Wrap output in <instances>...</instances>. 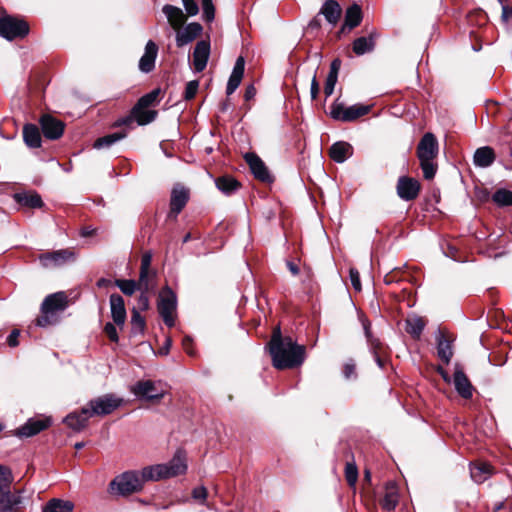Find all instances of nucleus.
<instances>
[{
	"label": "nucleus",
	"instance_id": "1",
	"mask_svg": "<svg viewBox=\"0 0 512 512\" xmlns=\"http://www.w3.org/2000/svg\"><path fill=\"white\" fill-rule=\"evenodd\" d=\"M273 366L279 370L300 366L305 360V346L291 337H282L279 326L275 327L269 342Z\"/></svg>",
	"mask_w": 512,
	"mask_h": 512
},
{
	"label": "nucleus",
	"instance_id": "2",
	"mask_svg": "<svg viewBox=\"0 0 512 512\" xmlns=\"http://www.w3.org/2000/svg\"><path fill=\"white\" fill-rule=\"evenodd\" d=\"M437 155L438 142L435 135L430 132L425 133L418 144L417 156L420 161L423 176L427 180L433 179L436 174L437 165L434 159Z\"/></svg>",
	"mask_w": 512,
	"mask_h": 512
},
{
	"label": "nucleus",
	"instance_id": "3",
	"mask_svg": "<svg viewBox=\"0 0 512 512\" xmlns=\"http://www.w3.org/2000/svg\"><path fill=\"white\" fill-rule=\"evenodd\" d=\"M144 481L140 472L127 471L115 477L109 484V491L113 495L127 496L142 489Z\"/></svg>",
	"mask_w": 512,
	"mask_h": 512
},
{
	"label": "nucleus",
	"instance_id": "4",
	"mask_svg": "<svg viewBox=\"0 0 512 512\" xmlns=\"http://www.w3.org/2000/svg\"><path fill=\"white\" fill-rule=\"evenodd\" d=\"M68 300L64 292H56L48 295L41 305V316L37 318V325L45 327L56 322L54 314L64 311L67 307Z\"/></svg>",
	"mask_w": 512,
	"mask_h": 512
},
{
	"label": "nucleus",
	"instance_id": "5",
	"mask_svg": "<svg viewBox=\"0 0 512 512\" xmlns=\"http://www.w3.org/2000/svg\"><path fill=\"white\" fill-rule=\"evenodd\" d=\"M29 33V26L24 20L7 15L0 9V35L11 41L16 38H23Z\"/></svg>",
	"mask_w": 512,
	"mask_h": 512
},
{
	"label": "nucleus",
	"instance_id": "6",
	"mask_svg": "<svg viewBox=\"0 0 512 512\" xmlns=\"http://www.w3.org/2000/svg\"><path fill=\"white\" fill-rule=\"evenodd\" d=\"M158 312L168 327L175 325V316L177 309V296L168 286L164 287L158 296Z\"/></svg>",
	"mask_w": 512,
	"mask_h": 512
},
{
	"label": "nucleus",
	"instance_id": "7",
	"mask_svg": "<svg viewBox=\"0 0 512 512\" xmlns=\"http://www.w3.org/2000/svg\"><path fill=\"white\" fill-rule=\"evenodd\" d=\"M122 404V399L113 394H106L89 401L86 407H83V413L93 416H105L111 414Z\"/></svg>",
	"mask_w": 512,
	"mask_h": 512
},
{
	"label": "nucleus",
	"instance_id": "8",
	"mask_svg": "<svg viewBox=\"0 0 512 512\" xmlns=\"http://www.w3.org/2000/svg\"><path fill=\"white\" fill-rule=\"evenodd\" d=\"M370 110V105L354 104L347 107L342 103H334L330 108V116L337 121L353 122L368 114Z\"/></svg>",
	"mask_w": 512,
	"mask_h": 512
},
{
	"label": "nucleus",
	"instance_id": "9",
	"mask_svg": "<svg viewBox=\"0 0 512 512\" xmlns=\"http://www.w3.org/2000/svg\"><path fill=\"white\" fill-rule=\"evenodd\" d=\"M52 425L50 416H37L29 418L23 425L15 430L14 435L19 438H29L48 429Z\"/></svg>",
	"mask_w": 512,
	"mask_h": 512
},
{
	"label": "nucleus",
	"instance_id": "10",
	"mask_svg": "<svg viewBox=\"0 0 512 512\" xmlns=\"http://www.w3.org/2000/svg\"><path fill=\"white\" fill-rule=\"evenodd\" d=\"M40 264L44 268L59 267L75 259L74 252L68 249H61L52 252L40 254L38 257Z\"/></svg>",
	"mask_w": 512,
	"mask_h": 512
},
{
	"label": "nucleus",
	"instance_id": "11",
	"mask_svg": "<svg viewBox=\"0 0 512 512\" xmlns=\"http://www.w3.org/2000/svg\"><path fill=\"white\" fill-rule=\"evenodd\" d=\"M420 188L419 181L408 176L399 177L396 186L397 195L404 201L416 199L419 195Z\"/></svg>",
	"mask_w": 512,
	"mask_h": 512
},
{
	"label": "nucleus",
	"instance_id": "12",
	"mask_svg": "<svg viewBox=\"0 0 512 512\" xmlns=\"http://www.w3.org/2000/svg\"><path fill=\"white\" fill-rule=\"evenodd\" d=\"M131 391L136 397L146 400H159L164 397V391L151 380L138 381Z\"/></svg>",
	"mask_w": 512,
	"mask_h": 512
},
{
	"label": "nucleus",
	"instance_id": "13",
	"mask_svg": "<svg viewBox=\"0 0 512 512\" xmlns=\"http://www.w3.org/2000/svg\"><path fill=\"white\" fill-rule=\"evenodd\" d=\"M43 135L50 140H56L63 135L64 123L55 117L45 114L40 118Z\"/></svg>",
	"mask_w": 512,
	"mask_h": 512
},
{
	"label": "nucleus",
	"instance_id": "14",
	"mask_svg": "<svg viewBox=\"0 0 512 512\" xmlns=\"http://www.w3.org/2000/svg\"><path fill=\"white\" fill-rule=\"evenodd\" d=\"M245 160L255 178L263 182L272 181L271 175L261 158L255 153H247Z\"/></svg>",
	"mask_w": 512,
	"mask_h": 512
},
{
	"label": "nucleus",
	"instance_id": "15",
	"mask_svg": "<svg viewBox=\"0 0 512 512\" xmlns=\"http://www.w3.org/2000/svg\"><path fill=\"white\" fill-rule=\"evenodd\" d=\"M210 55V43L205 40L197 42L193 51V66L196 72H202Z\"/></svg>",
	"mask_w": 512,
	"mask_h": 512
},
{
	"label": "nucleus",
	"instance_id": "16",
	"mask_svg": "<svg viewBox=\"0 0 512 512\" xmlns=\"http://www.w3.org/2000/svg\"><path fill=\"white\" fill-rule=\"evenodd\" d=\"M176 44L183 47L195 40L202 32V26L199 23L192 22L183 29L176 30Z\"/></svg>",
	"mask_w": 512,
	"mask_h": 512
},
{
	"label": "nucleus",
	"instance_id": "17",
	"mask_svg": "<svg viewBox=\"0 0 512 512\" xmlns=\"http://www.w3.org/2000/svg\"><path fill=\"white\" fill-rule=\"evenodd\" d=\"M158 54V46L152 40L146 43L145 51L139 60V69L143 73L151 72L155 67V60Z\"/></svg>",
	"mask_w": 512,
	"mask_h": 512
},
{
	"label": "nucleus",
	"instance_id": "18",
	"mask_svg": "<svg viewBox=\"0 0 512 512\" xmlns=\"http://www.w3.org/2000/svg\"><path fill=\"white\" fill-rule=\"evenodd\" d=\"M109 302L111 317L114 323L118 326H123L127 316L123 297L119 294H112L110 295Z\"/></svg>",
	"mask_w": 512,
	"mask_h": 512
},
{
	"label": "nucleus",
	"instance_id": "19",
	"mask_svg": "<svg viewBox=\"0 0 512 512\" xmlns=\"http://www.w3.org/2000/svg\"><path fill=\"white\" fill-rule=\"evenodd\" d=\"M189 199L188 191L182 186H176L171 192L170 199V214L174 218L182 211Z\"/></svg>",
	"mask_w": 512,
	"mask_h": 512
},
{
	"label": "nucleus",
	"instance_id": "20",
	"mask_svg": "<svg viewBox=\"0 0 512 512\" xmlns=\"http://www.w3.org/2000/svg\"><path fill=\"white\" fill-rule=\"evenodd\" d=\"M21 503V490L14 493L10 489L0 492V512H15Z\"/></svg>",
	"mask_w": 512,
	"mask_h": 512
},
{
	"label": "nucleus",
	"instance_id": "21",
	"mask_svg": "<svg viewBox=\"0 0 512 512\" xmlns=\"http://www.w3.org/2000/svg\"><path fill=\"white\" fill-rule=\"evenodd\" d=\"M164 466H166V475L168 478L184 474L187 471L185 453L178 450L168 463H164Z\"/></svg>",
	"mask_w": 512,
	"mask_h": 512
},
{
	"label": "nucleus",
	"instance_id": "22",
	"mask_svg": "<svg viewBox=\"0 0 512 512\" xmlns=\"http://www.w3.org/2000/svg\"><path fill=\"white\" fill-rule=\"evenodd\" d=\"M342 14V9L339 3L335 0H326L319 11V15H323L325 20L332 27H335L339 22Z\"/></svg>",
	"mask_w": 512,
	"mask_h": 512
},
{
	"label": "nucleus",
	"instance_id": "23",
	"mask_svg": "<svg viewBox=\"0 0 512 512\" xmlns=\"http://www.w3.org/2000/svg\"><path fill=\"white\" fill-rule=\"evenodd\" d=\"M453 383L458 394L465 398L470 399L473 396L474 388L469 381L468 377L461 369H456L453 376Z\"/></svg>",
	"mask_w": 512,
	"mask_h": 512
},
{
	"label": "nucleus",
	"instance_id": "24",
	"mask_svg": "<svg viewBox=\"0 0 512 512\" xmlns=\"http://www.w3.org/2000/svg\"><path fill=\"white\" fill-rule=\"evenodd\" d=\"M245 61L243 57H238L233 67L232 73L228 79L226 93L227 95L233 94L239 87L244 75Z\"/></svg>",
	"mask_w": 512,
	"mask_h": 512
},
{
	"label": "nucleus",
	"instance_id": "25",
	"mask_svg": "<svg viewBox=\"0 0 512 512\" xmlns=\"http://www.w3.org/2000/svg\"><path fill=\"white\" fill-rule=\"evenodd\" d=\"M162 12L174 30H179L186 20L183 11L179 7L166 4L162 8Z\"/></svg>",
	"mask_w": 512,
	"mask_h": 512
},
{
	"label": "nucleus",
	"instance_id": "26",
	"mask_svg": "<svg viewBox=\"0 0 512 512\" xmlns=\"http://www.w3.org/2000/svg\"><path fill=\"white\" fill-rule=\"evenodd\" d=\"M493 474V467L486 462L470 464V475L474 482L480 484L485 482Z\"/></svg>",
	"mask_w": 512,
	"mask_h": 512
},
{
	"label": "nucleus",
	"instance_id": "27",
	"mask_svg": "<svg viewBox=\"0 0 512 512\" xmlns=\"http://www.w3.org/2000/svg\"><path fill=\"white\" fill-rule=\"evenodd\" d=\"M496 155L494 150L489 146L478 148L473 156L474 165L481 168L491 166L495 161Z\"/></svg>",
	"mask_w": 512,
	"mask_h": 512
},
{
	"label": "nucleus",
	"instance_id": "28",
	"mask_svg": "<svg viewBox=\"0 0 512 512\" xmlns=\"http://www.w3.org/2000/svg\"><path fill=\"white\" fill-rule=\"evenodd\" d=\"M362 21V11L358 4H353L346 9L344 24L341 27V32L346 29L352 30L357 27Z\"/></svg>",
	"mask_w": 512,
	"mask_h": 512
},
{
	"label": "nucleus",
	"instance_id": "29",
	"mask_svg": "<svg viewBox=\"0 0 512 512\" xmlns=\"http://www.w3.org/2000/svg\"><path fill=\"white\" fill-rule=\"evenodd\" d=\"M91 417L88 413H83V408L80 410V412H72L68 414L64 418V423L74 431H81L83 430L88 422V419Z\"/></svg>",
	"mask_w": 512,
	"mask_h": 512
},
{
	"label": "nucleus",
	"instance_id": "30",
	"mask_svg": "<svg viewBox=\"0 0 512 512\" xmlns=\"http://www.w3.org/2000/svg\"><path fill=\"white\" fill-rule=\"evenodd\" d=\"M166 471V466H164V464H157L144 467L140 471V474L145 483L146 481H159L162 479H167L168 477L166 475Z\"/></svg>",
	"mask_w": 512,
	"mask_h": 512
},
{
	"label": "nucleus",
	"instance_id": "31",
	"mask_svg": "<svg viewBox=\"0 0 512 512\" xmlns=\"http://www.w3.org/2000/svg\"><path fill=\"white\" fill-rule=\"evenodd\" d=\"M399 501L398 489L395 483L389 482L385 487V494L381 506L387 511L395 509Z\"/></svg>",
	"mask_w": 512,
	"mask_h": 512
},
{
	"label": "nucleus",
	"instance_id": "32",
	"mask_svg": "<svg viewBox=\"0 0 512 512\" xmlns=\"http://www.w3.org/2000/svg\"><path fill=\"white\" fill-rule=\"evenodd\" d=\"M23 139L30 148H39L41 146V134L35 124H26L23 127Z\"/></svg>",
	"mask_w": 512,
	"mask_h": 512
},
{
	"label": "nucleus",
	"instance_id": "33",
	"mask_svg": "<svg viewBox=\"0 0 512 512\" xmlns=\"http://www.w3.org/2000/svg\"><path fill=\"white\" fill-rule=\"evenodd\" d=\"M351 149L346 142H336L330 148V157L337 163H343L352 154Z\"/></svg>",
	"mask_w": 512,
	"mask_h": 512
},
{
	"label": "nucleus",
	"instance_id": "34",
	"mask_svg": "<svg viewBox=\"0 0 512 512\" xmlns=\"http://www.w3.org/2000/svg\"><path fill=\"white\" fill-rule=\"evenodd\" d=\"M14 199L18 204L29 208H41L43 206V201L36 192L16 193L14 194Z\"/></svg>",
	"mask_w": 512,
	"mask_h": 512
},
{
	"label": "nucleus",
	"instance_id": "35",
	"mask_svg": "<svg viewBox=\"0 0 512 512\" xmlns=\"http://www.w3.org/2000/svg\"><path fill=\"white\" fill-rule=\"evenodd\" d=\"M375 47V39L373 34H370L368 37H359L353 42V52L360 56L365 53L371 52Z\"/></svg>",
	"mask_w": 512,
	"mask_h": 512
},
{
	"label": "nucleus",
	"instance_id": "36",
	"mask_svg": "<svg viewBox=\"0 0 512 512\" xmlns=\"http://www.w3.org/2000/svg\"><path fill=\"white\" fill-rule=\"evenodd\" d=\"M74 504L68 500L51 499L43 508V512H72Z\"/></svg>",
	"mask_w": 512,
	"mask_h": 512
},
{
	"label": "nucleus",
	"instance_id": "37",
	"mask_svg": "<svg viewBox=\"0 0 512 512\" xmlns=\"http://www.w3.org/2000/svg\"><path fill=\"white\" fill-rule=\"evenodd\" d=\"M216 186L224 194L229 195L238 190L240 184L231 176H223L216 180Z\"/></svg>",
	"mask_w": 512,
	"mask_h": 512
},
{
	"label": "nucleus",
	"instance_id": "38",
	"mask_svg": "<svg viewBox=\"0 0 512 512\" xmlns=\"http://www.w3.org/2000/svg\"><path fill=\"white\" fill-rule=\"evenodd\" d=\"M424 327L425 323L421 317L413 316L406 320V332L415 339L420 337Z\"/></svg>",
	"mask_w": 512,
	"mask_h": 512
},
{
	"label": "nucleus",
	"instance_id": "39",
	"mask_svg": "<svg viewBox=\"0 0 512 512\" xmlns=\"http://www.w3.org/2000/svg\"><path fill=\"white\" fill-rule=\"evenodd\" d=\"M131 115L139 125H146L156 118L157 112L154 110H149L148 108H140L138 111H136L135 105L132 109Z\"/></svg>",
	"mask_w": 512,
	"mask_h": 512
},
{
	"label": "nucleus",
	"instance_id": "40",
	"mask_svg": "<svg viewBox=\"0 0 512 512\" xmlns=\"http://www.w3.org/2000/svg\"><path fill=\"white\" fill-rule=\"evenodd\" d=\"M437 354L438 357L445 364H448L453 356V351L450 342L447 339H445L442 335L438 337Z\"/></svg>",
	"mask_w": 512,
	"mask_h": 512
},
{
	"label": "nucleus",
	"instance_id": "41",
	"mask_svg": "<svg viewBox=\"0 0 512 512\" xmlns=\"http://www.w3.org/2000/svg\"><path fill=\"white\" fill-rule=\"evenodd\" d=\"M126 137V133L123 132H115L108 135H105L103 137L98 138L95 142L93 147L96 149H102V148H109L119 140Z\"/></svg>",
	"mask_w": 512,
	"mask_h": 512
},
{
	"label": "nucleus",
	"instance_id": "42",
	"mask_svg": "<svg viewBox=\"0 0 512 512\" xmlns=\"http://www.w3.org/2000/svg\"><path fill=\"white\" fill-rule=\"evenodd\" d=\"M156 273L154 271H140L137 282L138 290L150 291L155 287Z\"/></svg>",
	"mask_w": 512,
	"mask_h": 512
},
{
	"label": "nucleus",
	"instance_id": "43",
	"mask_svg": "<svg viewBox=\"0 0 512 512\" xmlns=\"http://www.w3.org/2000/svg\"><path fill=\"white\" fill-rule=\"evenodd\" d=\"M146 323L144 317L141 316L140 312L133 308L131 312V333L134 335L142 334L144 332Z\"/></svg>",
	"mask_w": 512,
	"mask_h": 512
},
{
	"label": "nucleus",
	"instance_id": "44",
	"mask_svg": "<svg viewBox=\"0 0 512 512\" xmlns=\"http://www.w3.org/2000/svg\"><path fill=\"white\" fill-rule=\"evenodd\" d=\"M114 283L121 290V292L127 296L133 295L138 290V285L135 280L116 279Z\"/></svg>",
	"mask_w": 512,
	"mask_h": 512
},
{
	"label": "nucleus",
	"instance_id": "45",
	"mask_svg": "<svg viewBox=\"0 0 512 512\" xmlns=\"http://www.w3.org/2000/svg\"><path fill=\"white\" fill-rule=\"evenodd\" d=\"M13 480L14 477L11 469L0 464V492L10 489Z\"/></svg>",
	"mask_w": 512,
	"mask_h": 512
},
{
	"label": "nucleus",
	"instance_id": "46",
	"mask_svg": "<svg viewBox=\"0 0 512 512\" xmlns=\"http://www.w3.org/2000/svg\"><path fill=\"white\" fill-rule=\"evenodd\" d=\"M159 93V89H154L151 92L143 95L136 103V111H138L140 108H149L152 106L156 102Z\"/></svg>",
	"mask_w": 512,
	"mask_h": 512
},
{
	"label": "nucleus",
	"instance_id": "47",
	"mask_svg": "<svg viewBox=\"0 0 512 512\" xmlns=\"http://www.w3.org/2000/svg\"><path fill=\"white\" fill-rule=\"evenodd\" d=\"M493 201L500 206L512 205V191L499 189L493 194Z\"/></svg>",
	"mask_w": 512,
	"mask_h": 512
},
{
	"label": "nucleus",
	"instance_id": "48",
	"mask_svg": "<svg viewBox=\"0 0 512 512\" xmlns=\"http://www.w3.org/2000/svg\"><path fill=\"white\" fill-rule=\"evenodd\" d=\"M345 478L349 486H355L358 479V469L354 463H347L345 466Z\"/></svg>",
	"mask_w": 512,
	"mask_h": 512
},
{
	"label": "nucleus",
	"instance_id": "49",
	"mask_svg": "<svg viewBox=\"0 0 512 512\" xmlns=\"http://www.w3.org/2000/svg\"><path fill=\"white\" fill-rule=\"evenodd\" d=\"M502 4L501 21L509 28L512 27V6L508 4Z\"/></svg>",
	"mask_w": 512,
	"mask_h": 512
},
{
	"label": "nucleus",
	"instance_id": "50",
	"mask_svg": "<svg viewBox=\"0 0 512 512\" xmlns=\"http://www.w3.org/2000/svg\"><path fill=\"white\" fill-rule=\"evenodd\" d=\"M199 88V82L197 80L190 81L186 84L184 98L191 100L195 97Z\"/></svg>",
	"mask_w": 512,
	"mask_h": 512
},
{
	"label": "nucleus",
	"instance_id": "51",
	"mask_svg": "<svg viewBox=\"0 0 512 512\" xmlns=\"http://www.w3.org/2000/svg\"><path fill=\"white\" fill-rule=\"evenodd\" d=\"M141 294L138 297L137 300V307H135L139 312L140 311H146L149 308L150 300L148 297L149 291L140 290Z\"/></svg>",
	"mask_w": 512,
	"mask_h": 512
},
{
	"label": "nucleus",
	"instance_id": "52",
	"mask_svg": "<svg viewBox=\"0 0 512 512\" xmlns=\"http://www.w3.org/2000/svg\"><path fill=\"white\" fill-rule=\"evenodd\" d=\"M337 76L328 75L326 78L325 86H324V93L326 97H329L333 94L335 85L337 83Z\"/></svg>",
	"mask_w": 512,
	"mask_h": 512
},
{
	"label": "nucleus",
	"instance_id": "53",
	"mask_svg": "<svg viewBox=\"0 0 512 512\" xmlns=\"http://www.w3.org/2000/svg\"><path fill=\"white\" fill-rule=\"evenodd\" d=\"M350 281L355 291H361L360 274L356 268H350L349 270Z\"/></svg>",
	"mask_w": 512,
	"mask_h": 512
},
{
	"label": "nucleus",
	"instance_id": "54",
	"mask_svg": "<svg viewBox=\"0 0 512 512\" xmlns=\"http://www.w3.org/2000/svg\"><path fill=\"white\" fill-rule=\"evenodd\" d=\"M183 6L186 10V13L189 16H195L199 12L198 4L195 0H182Z\"/></svg>",
	"mask_w": 512,
	"mask_h": 512
},
{
	"label": "nucleus",
	"instance_id": "55",
	"mask_svg": "<svg viewBox=\"0 0 512 512\" xmlns=\"http://www.w3.org/2000/svg\"><path fill=\"white\" fill-rule=\"evenodd\" d=\"M115 325V323H106L104 326V332L111 341L118 342L119 337Z\"/></svg>",
	"mask_w": 512,
	"mask_h": 512
},
{
	"label": "nucleus",
	"instance_id": "56",
	"mask_svg": "<svg viewBox=\"0 0 512 512\" xmlns=\"http://www.w3.org/2000/svg\"><path fill=\"white\" fill-rule=\"evenodd\" d=\"M204 19L208 22L213 21L215 17V8L213 2L202 4Z\"/></svg>",
	"mask_w": 512,
	"mask_h": 512
},
{
	"label": "nucleus",
	"instance_id": "57",
	"mask_svg": "<svg viewBox=\"0 0 512 512\" xmlns=\"http://www.w3.org/2000/svg\"><path fill=\"white\" fill-rule=\"evenodd\" d=\"M192 497L195 500L205 501L207 498V489L204 486H199L193 489Z\"/></svg>",
	"mask_w": 512,
	"mask_h": 512
},
{
	"label": "nucleus",
	"instance_id": "58",
	"mask_svg": "<svg viewBox=\"0 0 512 512\" xmlns=\"http://www.w3.org/2000/svg\"><path fill=\"white\" fill-rule=\"evenodd\" d=\"M343 374L346 379H350L356 375L355 364L353 362H347L344 365Z\"/></svg>",
	"mask_w": 512,
	"mask_h": 512
},
{
	"label": "nucleus",
	"instance_id": "59",
	"mask_svg": "<svg viewBox=\"0 0 512 512\" xmlns=\"http://www.w3.org/2000/svg\"><path fill=\"white\" fill-rule=\"evenodd\" d=\"M151 261H152V255L150 253H145L141 258L140 271H152L150 269Z\"/></svg>",
	"mask_w": 512,
	"mask_h": 512
},
{
	"label": "nucleus",
	"instance_id": "60",
	"mask_svg": "<svg viewBox=\"0 0 512 512\" xmlns=\"http://www.w3.org/2000/svg\"><path fill=\"white\" fill-rule=\"evenodd\" d=\"M341 60L339 58H335L330 65V71L328 75H333L338 77L339 70L341 68Z\"/></svg>",
	"mask_w": 512,
	"mask_h": 512
},
{
	"label": "nucleus",
	"instance_id": "61",
	"mask_svg": "<svg viewBox=\"0 0 512 512\" xmlns=\"http://www.w3.org/2000/svg\"><path fill=\"white\" fill-rule=\"evenodd\" d=\"M20 335V332L19 330H13L10 335L8 336L7 338V343L10 347H16L19 342H18V337Z\"/></svg>",
	"mask_w": 512,
	"mask_h": 512
},
{
	"label": "nucleus",
	"instance_id": "62",
	"mask_svg": "<svg viewBox=\"0 0 512 512\" xmlns=\"http://www.w3.org/2000/svg\"><path fill=\"white\" fill-rule=\"evenodd\" d=\"M310 93L311 98L316 99L319 93V83L317 81L316 75L313 76L311 80V87H310Z\"/></svg>",
	"mask_w": 512,
	"mask_h": 512
},
{
	"label": "nucleus",
	"instance_id": "63",
	"mask_svg": "<svg viewBox=\"0 0 512 512\" xmlns=\"http://www.w3.org/2000/svg\"><path fill=\"white\" fill-rule=\"evenodd\" d=\"M192 342L193 341L189 336H185L182 340L183 349L189 355H193Z\"/></svg>",
	"mask_w": 512,
	"mask_h": 512
},
{
	"label": "nucleus",
	"instance_id": "64",
	"mask_svg": "<svg viewBox=\"0 0 512 512\" xmlns=\"http://www.w3.org/2000/svg\"><path fill=\"white\" fill-rule=\"evenodd\" d=\"M171 346H172V340L168 337V338H166L163 347L160 348L159 353L162 355L168 354Z\"/></svg>",
	"mask_w": 512,
	"mask_h": 512
}]
</instances>
